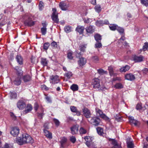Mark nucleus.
Here are the masks:
<instances>
[{"instance_id":"17","label":"nucleus","mask_w":148,"mask_h":148,"mask_svg":"<svg viewBox=\"0 0 148 148\" xmlns=\"http://www.w3.org/2000/svg\"><path fill=\"white\" fill-rule=\"evenodd\" d=\"M23 134L22 137H18L16 138V142L20 145H22L24 144Z\"/></svg>"},{"instance_id":"59","label":"nucleus","mask_w":148,"mask_h":148,"mask_svg":"<svg viewBox=\"0 0 148 148\" xmlns=\"http://www.w3.org/2000/svg\"><path fill=\"white\" fill-rule=\"evenodd\" d=\"M3 148H13V147L9 144L6 143Z\"/></svg>"},{"instance_id":"4","label":"nucleus","mask_w":148,"mask_h":148,"mask_svg":"<svg viewBox=\"0 0 148 148\" xmlns=\"http://www.w3.org/2000/svg\"><path fill=\"white\" fill-rule=\"evenodd\" d=\"M24 140V144L27 143H32L34 140L32 137L28 134H23Z\"/></svg>"},{"instance_id":"12","label":"nucleus","mask_w":148,"mask_h":148,"mask_svg":"<svg viewBox=\"0 0 148 148\" xmlns=\"http://www.w3.org/2000/svg\"><path fill=\"white\" fill-rule=\"evenodd\" d=\"M96 25L98 26H100L103 25H108L109 24L108 20H105L97 21L96 22Z\"/></svg>"},{"instance_id":"55","label":"nucleus","mask_w":148,"mask_h":148,"mask_svg":"<svg viewBox=\"0 0 148 148\" xmlns=\"http://www.w3.org/2000/svg\"><path fill=\"white\" fill-rule=\"evenodd\" d=\"M84 139L85 141H86V142L92 141L91 138L89 136H85L84 138Z\"/></svg>"},{"instance_id":"42","label":"nucleus","mask_w":148,"mask_h":148,"mask_svg":"<svg viewBox=\"0 0 148 148\" xmlns=\"http://www.w3.org/2000/svg\"><path fill=\"white\" fill-rule=\"evenodd\" d=\"M53 120L56 126L58 127L59 125L60 122L58 120L55 118H53Z\"/></svg>"},{"instance_id":"32","label":"nucleus","mask_w":148,"mask_h":148,"mask_svg":"<svg viewBox=\"0 0 148 148\" xmlns=\"http://www.w3.org/2000/svg\"><path fill=\"white\" fill-rule=\"evenodd\" d=\"M94 38L97 42L99 41V40H100L101 39V36L98 34H95L94 36Z\"/></svg>"},{"instance_id":"3","label":"nucleus","mask_w":148,"mask_h":148,"mask_svg":"<svg viewBox=\"0 0 148 148\" xmlns=\"http://www.w3.org/2000/svg\"><path fill=\"white\" fill-rule=\"evenodd\" d=\"M89 122L92 125L97 126L99 125L100 122V119L96 116L92 117Z\"/></svg>"},{"instance_id":"48","label":"nucleus","mask_w":148,"mask_h":148,"mask_svg":"<svg viewBox=\"0 0 148 148\" xmlns=\"http://www.w3.org/2000/svg\"><path fill=\"white\" fill-rule=\"evenodd\" d=\"M117 31L120 34H122L124 32V30L123 28L118 26L116 29Z\"/></svg>"},{"instance_id":"34","label":"nucleus","mask_w":148,"mask_h":148,"mask_svg":"<svg viewBox=\"0 0 148 148\" xmlns=\"http://www.w3.org/2000/svg\"><path fill=\"white\" fill-rule=\"evenodd\" d=\"M64 30L65 32L67 33H68L71 31L72 28L70 26H67L64 27Z\"/></svg>"},{"instance_id":"57","label":"nucleus","mask_w":148,"mask_h":148,"mask_svg":"<svg viewBox=\"0 0 148 148\" xmlns=\"http://www.w3.org/2000/svg\"><path fill=\"white\" fill-rule=\"evenodd\" d=\"M50 45V44L49 43H45L44 45V49L45 50H47Z\"/></svg>"},{"instance_id":"40","label":"nucleus","mask_w":148,"mask_h":148,"mask_svg":"<svg viewBox=\"0 0 148 148\" xmlns=\"http://www.w3.org/2000/svg\"><path fill=\"white\" fill-rule=\"evenodd\" d=\"M127 147L128 148H133L134 144L132 141H127Z\"/></svg>"},{"instance_id":"7","label":"nucleus","mask_w":148,"mask_h":148,"mask_svg":"<svg viewBox=\"0 0 148 148\" xmlns=\"http://www.w3.org/2000/svg\"><path fill=\"white\" fill-rule=\"evenodd\" d=\"M92 85L94 88H99L100 87L99 79L97 78H95L93 79L92 82Z\"/></svg>"},{"instance_id":"8","label":"nucleus","mask_w":148,"mask_h":148,"mask_svg":"<svg viewBox=\"0 0 148 148\" xmlns=\"http://www.w3.org/2000/svg\"><path fill=\"white\" fill-rule=\"evenodd\" d=\"M129 122L131 125L134 124L135 126H139L140 125V123L139 121L134 119L133 117H129Z\"/></svg>"},{"instance_id":"2","label":"nucleus","mask_w":148,"mask_h":148,"mask_svg":"<svg viewBox=\"0 0 148 148\" xmlns=\"http://www.w3.org/2000/svg\"><path fill=\"white\" fill-rule=\"evenodd\" d=\"M53 13L51 16L52 20L54 23L58 24L59 22V19L58 18V14L56 12V9L55 8L52 9Z\"/></svg>"},{"instance_id":"14","label":"nucleus","mask_w":148,"mask_h":148,"mask_svg":"<svg viewBox=\"0 0 148 148\" xmlns=\"http://www.w3.org/2000/svg\"><path fill=\"white\" fill-rule=\"evenodd\" d=\"M59 7L62 10H66L69 7L68 4H67L64 2H60L59 4Z\"/></svg>"},{"instance_id":"30","label":"nucleus","mask_w":148,"mask_h":148,"mask_svg":"<svg viewBox=\"0 0 148 148\" xmlns=\"http://www.w3.org/2000/svg\"><path fill=\"white\" fill-rule=\"evenodd\" d=\"M96 129L97 133L99 134L100 135H102L103 134V129L102 128L100 127H97Z\"/></svg>"},{"instance_id":"31","label":"nucleus","mask_w":148,"mask_h":148,"mask_svg":"<svg viewBox=\"0 0 148 148\" xmlns=\"http://www.w3.org/2000/svg\"><path fill=\"white\" fill-rule=\"evenodd\" d=\"M71 89L73 91H77L78 90V87L77 85L73 84L71 86Z\"/></svg>"},{"instance_id":"50","label":"nucleus","mask_w":148,"mask_h":148,"mask_svg":"<svg viewBox=\"0 0 148 148\" xmlns=\"http://www.w3.org/2000/svg\"><path fill=\"white\" fill-rule=\"evenodd\" d=\"M70 140L72 143H75L76 141V138L75 136H72L70 137Z\"/></svg>"},{"instance_id":"25","label":"nucleus","mask_w":148,"mask_h":148,"mask_svg":"<svg viewBox=\"0 0 148 148\" xmlns=\"http://www.w3.org/2000/svg\"><path fill=\"white\" fill-rule=\"evenodd\" d=\"M43 131L45 133V135L47 137L49 138H52L51 133L46 129H44Z\"/></svg>"},{"instance_id":"63","label":"nucleus","mask_w":148,"mask_h":148,"mask_svg":"<svg viewBox=\"0 0 148 148\" xmlns=\"http://www.w3.org/2000/svg\"><path fill=\"white\" fill-rule=\"evenodd\" d=\"M75 54L76 57H79L81 56V54L80 52L78 53L77 51H76L75 52Z\"/></svg>"},{"instance_id":"44","label":"nucleus","mask_w":148,"mask_h":148,"mask_svg":"<svg viewBox=\"0 0 148 148\" xmlns=\"http://www.w3.org/2000/svg\"><path fill=\"white\" fill-rule=\"evenodd\" d=\"M41 111L42 112V113H37V116L39 117V118L40 119H42L43 118V116L44 115V114L43 113L44 112L43 109L42 108V109L41 110Z\"/></svg>"},{"instance_id":"36","label":"nucleus","mask_w":148,"mask_h":148,"mask_svg":"<svg viewBox=\"0 0 148 148\" xmlns=\"http://www.w3.org/2000/svg\"><path fill=\"white\" fill-rule=\"evenodd\" d=\"M64 75L67 78L69 79L72 76L73 74L71 72L69 71L67 73H66L64 74Z\"/></svg>"},{"instance_id":"6","label":"nucleus","mask_w":148,"mask_h":148,"mask_svg":"<svg viewBox=\"0 0 148 148\" xmlns=\"http://www.w3.org/2000/svg\"><path fill=\"white\" fill-rule=\"evenodd\" d=\"M95 110L97 115H99L100 117L106 121L108 120L109 118L105 114H103L101 110L98 108H96Z\"/></svg>"},{"instance_id":"54","label":"nucleus","mask_w":148,"mask_h":148,"mask_svg":"<svg viewBox=\"0 0 148 148\" xmlns=\"http://www.w3.org/2000/svg\"><path fill=\"white\" fill-rule=\"evenodd\" d=\"M108 70L110 74V75H112L113 73V69L111 66L108 67Z\"/></svg>"},{"instance_id":"13","label":"nucleus","mask_w":148,"mask_h":148,"mask_svg":"<svg viewBox=\"0 0 148 148\" xmlns=\"http://www.w3.org/2000/svg\"><path fill=\"white\" fill-rule=\"evenodd\" d=\"M19 132V129L17 127H14L12 128L10 132L11 134L14 136H17Z\"/></svg>"},{"instance_id":"52","label":"nucleus","mask_w":148,"mask_h":148,"mask_svg":"<svg viewBox=\"0 0 148 148\" xmlns=\"http://www.w3.org/2000/svg\"><path fill=\"white\" fill-rule=\"evenodd\" d=\"M102 44L99 41L97 42L95 44V47L96 48H100Z\"/></svg>"},{"instance_id":"53","label":"nucleus","mask_w":148,"mask_h":148,"mask_svg":"<svg viewBox=\"0 0 148 148\" xmlns=\"http://www.w3.org/2000/svg\"><path fill=\"white\" fill-rule=\"evenodd\" d=\"M44 6V3L42 1H40L39 5V9L40 10H42Z\"/></svg>"},{"instance_id":"64","label":"nucleus","mask_w":148,"mask_h":148,"mask_svg":"<svg viewBox=\"0 0 148 148\" xmlns=\"http://www.w3.org/2000/svg\"><path fill=\"white\" fill-rule=\"evenodd\" d=\"M91 142L92 141L86 142V144L88 147H90L91 146V145L92 143Z\"/></svg>"},{"instance_id":"61","label":"nucleus","mask_w":148,"mask_h":148,"mask_svg":"<svg viewBox=\"0 0 148 148\" xmlns=\"http://www.w3.org/2000/svg\"><path fill=\"white\" fill-rule=\"evenodd\" d=\"M10 97L12 98H16L17 97V94L16 93H12Z\"/></svg>"},{"instance_id":"43","label":"nucleus","mask_w":148,"mask_h":148,"mask_svg":"<svg viewBox=\"0 0 148 148\" xmlns=\"http://www.w3.org/2000/svg\"><path fill=\"white\" fill-rule=\"evenodd\" d=\"M140 2L143 5L146 7L148 6V0H140Z\"/></svg>"},{"instance_id":"10","label":"nucleus","mask_w":148,"mask_h":148,"mask_svg":"<svg viewBox=\"0 0 148 148\" xmlns=\"http://www.w3.org/2000/svg\"><path fill=\"white\" fill-rule=\"evenodd\" d=\"M17 106L20 110H22L25 107L26 104L23 101L20 100L17 102Z\"/></svg>"},{"instance_id":"33","label":"nucleus","mask_w":148,"mask_h":148,"mask_svg":"<svg viewBox=\"0 0 148 148\" xmlns=\"http://www.w3.org/2000/svg\"><path fill=\"white\" fill-rule=\"evenodd\" d=\"M94 8L95 11L98 13L100 12L101 10V7L100 5H98L95 6Z\"/></svg>"},{"instance_id":"35","label":"nucleus","mask_w":148,"mask_h":148,"mask_svg":"<svg viewBox=\"0 0 148 148\" xmlns=\"http://www.w3.org/2000/svg\"><path fill=\"white\" fill-rule=\"evenodd\" d=\"M67 58L68 59L72 60L73 59V52L71 51H69L67 53Z\"/></svg>"},{"instance_id":"19","label":"nucleus","mask_w":148,"mask_h":148,"mask_svg":"<svg viewBox=\"0 0 148 148\" xmlns=\"http://www.w3.org/2000/svg\"><path fill=\"white\" fill-rule=\"evenodd\" d=\"M95 27L94 26L90 25L87 27L86 28V30L87 33L92 34L94 32Z\"/></svg>"},{"instance_id":"58","label":"nucleus","mask_w":148,"mask_h":148,"mask_svg":"<svg viewBox=\"0 0 148 148\" xmlns=\"http://www.w3.org/2000/svg\"><path fill=\"white\" fill-rule=\"evenodd\" d=\"M39 107V106L37 103H34V108L35 111H37Z\"/></svg>"},{"instance_id":"18","label":"nucleus","mask_w":148,"mask_h":148,"mask_svg":"<svg viewBox=\"0 0 148 148\" xmlns=\"http://www.w3.org/2000/svg\"><path fill=\"white\" fill-rule=\"evenodd\" d=\"M144 57L142 56H134L133 57V60L135 62H139L142 61Z\"/></svg>"},{"instance_id":"39","label":"nucleus","mask_w":148,"mask_h":148,"mask_svg":"<svg viewBox=\"0 0 148 148\" xmlns=\"http://www.w3.org/2000/svg\"><path fill=\"white\" fill-rule=\"evenodd\" d=\"M79 131L80 134H85L87 132L86 130L82 127H81L80 128Z\"/></svg>"},{"instance_id":"21","label":"nucleus","mask_w":148,"mask_h":148,"mask_svg":"<svg viewBox=\"0 0 148 148\" xmlns=\"http://www.w3.org/2000/svg\"><path fill=\"white\" fill-rule=\"evenodd\" d=\"M84 29V27L83 26L78 25L76 29V30L80 34L83 33Z\"/></svg>"},{"instance_id":"24","label":"nucleus","mask_w":148,"mask_h":148,"mask_svg":"<svg viewBox=\"0 0 148 148\" xmlns=\"http://www.w3.org/2000/svg\"><path fill=\"white\" fill-rule=\"evenodd\" d=\"M61 140L60 141L61 144V147L62 148L64 147V144L66 143L67 141V139L65 137H63L61 138Z\"/></svg>"},{"instance_id":"16","label":"nucleus","mask_w":148,"mask_h":148,"mask_svg":"<svg viewBox=\"0 0 148 148\" xmlns=\"http://www.w3.org/2000/svg\"><path fill=\"white\" fill-rule=\"evenodd\" d=\"M71 132L73 135L76 134L77 133L78 131V126L74 125L71 128Z\"/></svg>"},{"instance_id":"41","label":"nucleus","mask_w":148,"mask_h":148,"mask_svg":"<svg viewBox=\"0 0 148 148\" xmlns=\"http://www.w3.org/2000/svg\"><path fill=\"white\" fill-rule=\"evenodd\" d=\"M83 21L84 23L87 24H88L90 23L92 21V19L88 18H84L83 19Z\"/></svg>"},{"instance_id":"49","label":"nucleus","mask_w":148,"mask_h":148,"mask_svg":"<svg viewBox=\"0 0 148 148\" xmlns=\"http://www.w3.org/2000/svg\"><path fill=\"white\" fill-rule=\"evenodd\" d=\"M47 61L45 58H42L41 63L42 65H46L47 64Z\"/></svg>"},{"instance_id":"46","label":"nucleus","mask_w":148,"mask_h":148,"mask_svg":"<svg viewBox=\"0 0 148 148\" xmlns=\"http://www.w3.org/2000/svg\"><path fill=\"white\" fill-rule=\"evenodd\" d=\"M97 71L100 74L103 75L105 74H107V71H105L101 69H99L97 70Z\"/></svg>"},{"instance_id":"9","label":"nucleus","mask_w":148,"mask_h":148,"mask_svg":"<svg viewBox=\"0 0 148 148\" xmlns=\"http://www.w3.org/2000/svg\"><path fill=\"white\" fill-rule=\"evenodd\" d=\"M83 114L87 118H90L91 116V114L90 110L87 108H84L82 110Z\"/></svg>"},{"instance_id":"37","label":"nucleus","mask_w":148,"mask_h":148,"mask_svg":"<svg viewBox=\"0 0 148 148\" xmlns=\"http://www.w3.org/2000/svg\"><path fill=\"white\" fill-rule=\"evenodd\" d=\"M86 44H84L81 45L79 46L80 50L82 52H84L86 47Z\"/></svg>"},{"instance_id":"1","label":"nucleus","mask_w":148,"mask_h":148,"mask_svg":"<svg viewBox=\"0 0 148 148\" xmlns=\"http://www.w3.org/2000/svg\"><path fill=\"white\" fill-rule=\"evenodd\" d=\"M15 72L17 76L12 77V82L14 84L18 86L20 85L21 83V77L23 75V72L21 68L19 66H16L14 68Z\"/></svg>"},{"instance_id":"22","label":"nucleus","mask_w":148,"mask_h":148,"mask_svg":"<svg viewBox=\"0 0 148 148\" xmlns=\"http://www.w3.org/2000/svg\"><path fill=\"white\" fill-rule=\"evenodd\" d=\"M130 69V67L129 65H125L123 66L120 69L121 72H125L128 71Z\"/></svg>"},{"instance_id":"5","label":"nucleus","mask_w":148,"mask_h":148,"mask_svg":"<svg viewBox=\"0 0 148 148\" xmlns=\"http://www.w3.org/2000/svg\"><path fill=\"white\" fill-rule=\"evenodd\" d=\"M50 83L52 84H57L60 82L59 76L58 75H52L50 77Z\"/></svg>"},{"instance_id":"26","label":"nucleus","mask_w":148,"mask_h":148,"mask_svg":"<svg viewBox=\"0 0 148 148\" xmlns=\"http://www.w3.org/2000/svg\"><path fill=\"white\" fill-rule=\"evenodd\" d=\"M78 64L80 65H85L86 62V59L83 57L79 58V60L78 61Z\"/></svg>"},{"instance_id":"51","label":"nucleus","mask_w":148,"mask_h":148,"mask_svg":"<svg viewBox=\"0 0 148 148\" xmlns=\"http://www.w3.org/2000/svg\"><path fill=\"white\" fill-rule=\"evenodd\" d=\"M41 88L42 90H44L45 91H47L49 89V88L47 87L46 86L45 84L41 85Z\"/></svg>"},{"instance_id":"28","label":"nucleus","mask_w":148,"mask_h":148,"mask_svg":"<svg viewBox=\"0 0 148 148\" xmlns=\"http://www.w3.org/2000/svg\"><path fill=\"white\" fill-rule=\"evenodd\" d=\"M118 25L116 24H110L109 27L110 29L112 31H115Z\"/></svg>"},{"instance_id":"29","label":"nucleus","mask_w":148,"mask_h":148,"mask_svg":"<svg viewBox=\"0 0 148 148\" xmlns=\"http://www.w3.org/2000/svg\"><path fill=\"white\" fill-rule=\"evenodd\" d=\"M23 79L25 82H27L30 81L31 79V76L28 75H26L23 77Z\"/></svg>"},{"instance_id":"38","label":"nucleus","mask_w":148,"mask_h":148,"mask_svg":"<svg viewBox=\"0 0 148 148\" xmlns=\"http://www.w3.org/2000/svg\"><path fill=\"white\" fill-rule=\"evenodd\" d=\"M114 87L116 89H121L123 88V85L121 83H117L115 84Z\"/></svg>"},{"instance_id":"56","label":"nucleus","mask_w":148,"mask_h":148,"mask_svg":"<svg viewBox=\"0 0 148 148\" xmlns=\"http://www.w3.org/2000/svg\"><path fill=\"white\" fill-rule=\"evenodd\" d=\"M122 80V79L121 77H114L112 81H118L119 82H121Z\"/></svg>"},{"instance_id":"15","label":"nucleus","mask_w":148,"mask_h":148,"mask_svg":"<svg viewBox=\"0 0 148 148\" xmlns=\"http://www.w3.org/2000/svg\"><path fill=\"white\" fill-rule=\"evenodd\" d=\"M32 109V106L30 104L27 105V107L25 108V110L23 112V114H25L30 112Z\"/></svg>"},{"instance_id":"11","label":"nucleus","mask_w":148,"mask_h":148,"mask_svg":"<svg viewBox=\"0 0 148 148\" xmlns=\"http://www.w3.org/2000/svg\"><path fill=\"white\" fill-rule=\"evenodd\" d=\"M125 78L127 80L132 81L135 80L136 78L134 75L131 73H129L125 75Z\"/></svg>"},{"instance_id":"47","label":"nucleus","mask_w":148,"mask_h":148,"mask_svg":"<svg viewBox=\"0 0 148 148\" xmlns=\"http://www.w3.org/2000/svg\"><path fill=\"white\" fill-rule=\"evenodd\" d=\"M47 28L42 27L41 29V31L42 35H45L47 33Z\"/></svg>"},{"instance_id":"60","label":"nucleus","mask_w":148,"mask_h":148,"mask_svg":"<svg viewBox=\"0 0 148 148\" xmlns=\"http://www.w3.org/2000/svg\"><path fill=\"white\" fill-rule=\"evenodd\" d=\"M142 106L140 104H138L136 107V109L137 110H140L142 109Z\"/></svg>"},{"instance_id":"23","label":"nucleus","mask_w":148,"mask_h":148,"mask_svg":"<svg viewBox=\"0 0 148 148\" xmlns=\"http://www.w3.org/2000/svg\"><path fill=\"white\" fill-rule=\"evenodd\" d=\"M70 109L71 111L72 112L76 113L78 116L80 115V112L77 110L76 107L74 106H71L70 107Z\"/></svg>"},{"instance_id":"20","label":"nucleus","mask_w":148,"mask_h":148,"mask_svg":"<svg viewBox=\"0 0 148 148\" xmlns=\"http://www.w3.org/2000/svg\"><path fill=\"white\" fill-rule=\"evenodd\" d=\"M24 24L26 25L29 26H31L34 25V21H32L31 18H29V19L24 22Z\"/></svg>"},{"instance_id":"45","label":"nucleus","mask_w":148,"mask_h":148,"mask_svg":"<svg viewBox=\"0 0 148 148\" xmlns=\"http://www.w3.org/2000/svg\"><path fill=\"white\" fill-rule=\"evenodd\" d=\"M148 48V42H146L144 43V45L143 46L142 49H141V51L143 50L144 51H145Z\"/></svg>"},{"instance_id":"62","label":"nucleus","mask_w":148,"mask_h":148,"mask_svg":"<svg viewBox=\"0 0 148 148\" xmlns=\"http://www.w3.org/2000/svg\"><path fill=\"white\" fill-rule=\"evenodd\" d=\"M112 144L113 145V146H116V145H118L116 141V140L113 139L112 140Z\"/></svg>"},{"instance_id":"27","label":"nucleus","mask_w":148,"mask_h":148,"mask_svg":"<svg viewBox=\"0 0 148 148\" xmlns=\"http://www.w3.org/2000/svg\"><path fill=\"white\" fill-rule=\"evenodd\" d=\"M16 59L19 64H23V58L21 56L17 55L16 57Z\"/></svg>"}]
</instances>
